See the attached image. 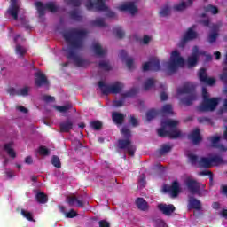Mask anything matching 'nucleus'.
<instances>
[{
	"label": "nucleus",
	"instance_id": "f257e3e1",
	"mask_svg": "<svg viewBox=\"0 0 227 227\" xmlns=\"http://www.w3.org/2000/svg\"><path fill=\"white\" fill-rule=\"evenodd\" d=\"M88 32L86 30H79L77 28H71L62 34L64 40L70 44L69 48H63L64 52H66V58L67 59H72L75 67L79 68L88 67L90 62L82 58H81L75 52V50L82 49L84 47V38Z\"/></svg>",
	"mask_w": 227,
	"mask_h": 227
},
{
	"label": "nucleus",
	"instance_id": "f03ea898",
	"mask_svg": "<svg viewBox=\"0 0 227 227\" xmlns=\"http://www.w3.org/2000/svg\"><path fill=\"white\" fill-rule=\"evenodd\" d=\"M177 94L188 95L187 97L181 99V102L184 104V106H192L194 100L198 98V96L196 95V87L194 84L189 82H186L183 87L177 89Z\"/></svg>",
	"mask_w": 227,
	"mask_h": 227
},
{
	"label": "nucleus",
	"instance_id": "7ed1b4c3",
	"mask_svg": "<svg viewBox=\"0 0 227 227\" xmlns=\"http://www.w3.org/2000/svg\"><path fill=\"white\" fill-rule=\"evenodd\" d=\"M202 103L198 106V111L200 113H210L215 111V108L219 106V98H210L207 88H202Z\"/></svg>",
	"mask_w": 227,
	"mask_h": 227
},
{
	"label": "nucleus",
	"instance_id": "20e7f679",
	"mask_svg": "<svg viewBox=\"0 0 227 227\" xmlns=\"http://www.w3.org/2000/svg\"><path fill=\"white\" fill-rule=\"evenodd\" d=\"M106 0H97L96 3H93V1L89 0L86 4L87 10H94V12H106V17L109 19H114V17H116V13L114 12L109 10V7L106 5Z\"/></svg>",
	"mask_w": 227,
	"mask_h": 227
},
{
	"label": "nucleus",
	"instance_id": "39448f33",
	"mask_svg": "<svg viewBox=\"0 0 227 227\" xmlns=\"http://www.w3.org/2000/svg\"><path fill=\"white\" fill-rule=\"evenodd\" d=\"M98 86L101 90L103 95H110V93L118 95V93H121V90L125 88V85L120 82H115L112 85H107V83L103 81H99Z\"/></svg>",
	"mask_w": 227,
	"mask_h": 227
},
{
	"label": "nucleus",
	"instance_id": "423d86ee",
	"mask_svg": "<svg viewBox=\"0 0 227 227\" xmlns=\"http://www.w3.org/2000/svg\"><path fill=\"white\" fill-rule=\"evenodd\" d=\"M185 60L180 56L178 51H174L170 56V61L168 62V70L169 72H176L180 67H184Z\"/></svg>",
	"mask_w": 227,
	"mask_h": 227
},
{
	"label": "nucleus",
	"instance_id": "0eeeda50",
	"mask_svg": "<svg viewBox=\"0 0 227 227\" xmlns=\"http://www.w3.org/2000/svg\"><path fill=\"white\" fill-rule=\"evenodd\" d=\"M35 6L39 13V17H43V15H45V10H48V12H51V13H56V12H58V6H56L54 2H48L43 5V3L37 1L35 2Z\"/></svg>",
	"mask_w": 227,
	"mask_h": 227
},
{
	"label": "nucleus",
	"instance_id": "6e6552de",
	"mask_svg": "<svg viewBox=\"0 0 227 227\" xmlns=\"http://www.w3.org/2000/svg\"><path fill=\"white\" fill-rule=\"evenodd\" d=\"M118 147L120 150H124L130 157H134L136 153V145H132L130 139H119Z\"/></svg>",
	"mask_w": 227,
	"mask_h": 227
},
{
	"label": "nucleus",
	"instance_id": "1a4fd4ad",
	"mask_svg": "<svg viewBox=\"0 0 227 227\" xmlns=\"http://www.w3.org/2000/svg\"><path fill=\"white\" fill-rule=\"evenodd\" d=\"M148 70L159 72L160 70V60L157 58H152L149 62H145L143 65V71L148 72Z\"/></svg>",
	"mask_w": 227,
	"mask_h": 227
},
{
	"label": "nucleus",
	"instance_id": "9d476101",
	"mask_svg": "<svg viewBox=\"0 0 227 227\" xmlns=\"http://www.w3.org/2000/svg\"><path fill=\"white\" fill-rule=\"evenodd\" d=\"M198 76L200 82H203V84H207V86H214L215 84V79L208 77L207 69L205 68L200 69Z\"/></svg>",
	"mask_w": 227,
	"mask_h": 227
},
{
	"label": "nucleus",
	"instance_id": "9b49d317",
	"mask_svg": "<svg viewBox=\"0 0 227 227\" xmlns=\"http://www.w3.org/2000/svg\"><path fill=\"white\" fill-rule=\"evenodd\" d=\"M158 210L163 214V215H166L167 217L171 216L175 210H176V207H175V205L173 204H164L160 203L158 205Z\"/></svg>",
	"mask_w": 227,
	"mask_h": 227
},
{
	"label": "nucleus",
	"instance_id": "f8f14e48",
	"mask_svg": "<svg viewBox=\"0 0 227 227\" xmlns=\"http://www.w3.org/2000/svg\"><path fill=\"white\" fill-rule=\"evenodd\" d=\"M164 191L169 192L172 198H176L180 194V184H178V181H174L170 186H165Z\"/></svg>",
	"mask_w": 227,
	"mask_h": 227
},
{
	"label": "nucleus",
	"instance_id": "ddd939ff",
	"mask_svg": "<svg viewBox=\"0 0 227 227\" xmlns=\"http://www.w3.org/2000/svg\"><path fill=\"white\" fill-rule=\"evenodd\" d=\"M198 56H200V48L194 46L192 49V55L188 57V67L192 68L198 65Z\"/></svg>",
	"mask_w": 227,
	"mask_h": 227
},
{
	"label": "nucleus",
	"instance_id": "4468645a",
	"mask_svg": "<svg viewBox=\"0 0 227 227\" xmlns=\"http://www.w3.org/2000/svg\"><path fill=\"white\" fill-rule=\"evenodd\" d=\"M186 186L188 187V190L192 194H199L201 186L200 185V183H198L194 179H187L186 180Z\"/></svg>",
	"mask_w": 227,
	"mask_h": 227
},
{
	"label": "nucleus",
	"instance_id": "2eb2a0df",
	"mask_svg": "<svg viewBox=\"0 0 227 227\" xmlns=\"http://www.w3.org/2000/svg\"><path fill=\"white\" fill-rule=\"evenodd\" d=\"M35 85L38 88H41V86H43V84H49V80H47V76H45V74L43 73H42V71H37L35 74Z\"/></svg>",
	"mask_w": 227,
	"mask_h": 227
},
{
	"label": "nucleus",
	"instance_id": "dca6fc26",
	"mask_svg": "<svg viewBox=\"0 0 227 227\" xmlns=\"http://www.w3.org/2000/svg\"><path fill=\"white\" fill-rule=\"evenodd\" d=\"M119 10H121V12H129L131 15H135L137 12V7H136L134 2L123 4L119 7Z\"/></svg>",
	"mask_w": 227,
	"mask_h": 227
},
{
	"label": "nucleus",
	"instance_id": "f3484780",
	"mask_svg": "<svg viewBox=\"0 0 227 227\" xmlns=\"http://www.w3.org/2000/svg\"><path fill=\"white\" fill-rule=\"evenodd\" d=\"M188 139L192 140L193 145H199L201 143L202 137L200 132V129H195L193 131H192L188 136Z\"/></svg>",
	"mask_w": 227,
	"mask_h": 227
},
{
	"label": "nucleus",
	"instance_id": "a211bd4d",
	"mask_svg": "<svg viewBox=\"0 0 227 227\" xmlns=\"http://www.w3.org/2000/svg\"><path fill=\"white\" fill-rule=\"evenodd\" d=\"M189 210H201V201L194 197H189L188 200Z\"/></svg>",
	"mask_w": 227,
	"mask_h": 227
},
{
	"label": "nucleus",
	"instance_id": "6ab92c4d",
	"mask_svg": "<svg viewBox=\"0 0 227 227\" xmlns=\"http://www.w3.org/2000/svg\"><path fill=\"white\" fill-rule=\"evenodd\" d=\"M59 127L61 133L67 134L72 130V129H74V122L68 119L66 121L60 122Z\"/></svg>",
	"mask_w": 227,
	"mask_h": 227
},
{
	"label": "nucleus",
	"instance_id": "aec40b11",
	"mask_svg": "<svg viewBox=\"0 0 227 227\" xmlns=\"http://www.w3.org/2000/svg\"><path fill=\"white\" fill-rule=\"evenodd\" d=\"M209 141H211V145L213 148H218L219 150H222L223 152H226L227 148L226 146L223 145H219V142L221 141V137L215 136V137H210Z\"/></svg>",
	"mask_w": 227,
	"mask_h": 227
},
{
	"label": "nucleus",
	"instance_id": "412c9836",
	"mask_svg": "<svg viewBox=\"0 0 227 227\" xmlns=\"http://www.w3.org/2000/svg\"><path fill=\"white\" fill-rule=\"evenodd\" d=\"M112 120L115 125H123V122L125 121V114L120 112H114L112 114Z\"/></svg>",
	"mask_w": 227,
	"mask_h": 227
},
{
	"label": "nucleus",
	"instance_id": "4be33fe9",
	"mask_svg": "<svg viewBox=\"0 0 227 227\" xmlns=\"http://www.w3.org/2000/svg\"><path fill=\"white\" fill-rule=\"evenodd\" d=\"M120 56L122 59H126V65L129 70H132L134 68V59L132 57H127V51L125 50L120 51Z\"/></svg>",
	"mask_w": 227,
	"mask_h": 227
},
{
	"label": "nucleus",
	"instance_id": "5701e85b",
	"mask_svg": "<svg viewBox=\"0 0 227 227\" xmlns=\"http://www.w3.org/2000/svg\"><path fill=\"white\" fill-rule=\"evenodd\" d=\"M135 203L138 210H141L142 212L148 211V208H149L148 202L145 200V199L138 197L137 198Z\"/></svg>",
	"mask_w": 227,
	"mask_h": 227
},
{
	"label": "nucleus",
	"instance_id": "b1692460",
	"mask_svg": "<svg viewBox=\"0 0 227 227\" xmlns=\"http://www.w3.org/2000/svg\"><path fill=\"white\" fill-rule=\"evenodd\" d=\"M67 203L69 207H78L79 208H83L84 207V203L82 200H79L77 197L75 196H69L67 197Z\"/></svg>",
	"mask_w": 227,
	"mask_h": 227
},
{
	"label": "nucleus",
	"instance_id": "393cba45",
	"mask_svg": "<svg viewBox=\"0 0 227 227\" xmlns=\"http://www.w3.org/2000/svg\"><path fill=\"white\" fill-rule=\"evenodd\" d=\"M192 1L194 0H187L186 2L182 1L181 3L174 5V10L176 12H184V10L189 8V6H192Z\"/></svg>",
	"mask_w": 227,
	"mask_h": 227
},
{
	"label": "nucleus",
	"instance_id": "a878e982",
	"mask_svg": "<svg viewBox=\"0 0 227 227\" xmlns=\"http://www.w3.org/2000/svg\"><path fill=\"white\" fill-rule=\"evenodd\" d=\"M12 146H13V142L4 144V150L12 157V159H15V157H17V153H15V150H13Z\"/></svg>",
	"mask_w": 227,
	"mask_h": 227
},
{
	"label": "nucleus",
	"instance_id": "bb28decb",
	"mask_svg": "<svg viewBox=\"0 0 227 227\" xmlns=\"http://www.w3.org/2000/svg\"><path fill=\"white\" fill-rule=\"evenodd\" d=\"M199 166L200 168H205L206 169H208V168H212V158H200V160H199Z\"/></svg>",
	"mask_w": 227,
	"mask_h": 227
},
{
	"label": "nucleus",
	"instance_id": "cd10ccee",
	"mask_svg": "<svg viewBox=\"0 0 227 227\" xmlns=\"http://www.w3.org/2000/svg\"><path fill=\"white\" fill-rule=\"evenodd\" d=\"M8 12L9 15L13 17L14 20H17V19H19V5H17V4H12Z\"/></svg>",
	"mask_w": 227,
	"mask_h": 227
},
{
	"label": "nucleus",
	"instance_id": "c85d7f7f",
	"mask_svg": "<svg viewBox=\"0 0 227 227\" xmlns=\"http://www.w3.org/2000/svg\"><path fill=\"white\" fill-rule=\"evenodd\" d=\"M160 114L159 112V110L155 109V108H152L150 110L147 111L146 113V120L147 121H152V120H153V118H157V116H160Z\"/></svg>",
	"mask_w": 227,
	"mask_h": 227
},
{
	"label": "nucleus",
	"instance_id": "c756f323",
	"mask_svg": "<svg viewBox=\"0 0 227 227\" xmlns=\"http://www.w3.org/2000/svg\"><path fill=\"white\" fill-rule=\"evenodd\" d=\"M159 112L160 116H164V114H173V106L166 104Z\"/></svg>",
	"mask_w": 227,
	"mask_h": 227
},
{
	"label": "nucleus",
	"instance_id": "7c9ffc66",
	"mask_svg": "<svg viewBox=\"0 0 227 227\" xmlns=\"http://www.w3.org/2000/svg\"><path fill=\"white\" fill-rule=\"evenodd\" d=\"M35 200L38 203H41V205H45V203L49 201V197L43 192H38L35 195Z\"/></svg>",
	"mask_w": 227,
	"mask_h": 227
},
{
	"label": "nucleus",
	"instance_id": "2f4dec72",
	"mask_svg": "<svg viewBox=\"0 0 227 227\" xmlns=\"http://www.w3.org/2000/svg\"><path fill=\"white\" fill-rule=\"evenodd\" d=\"M182 137V132L178 130L176 128L170 129L168 130V137L169 139H178V137Z\"/></svg>",
	"mask_w": 227,
	"mask_h": 227
},
{
	"label": "nucleus",
	"instance_id": "473e14b6",
	"mask_svg": "<svg viewBox=\"0 0 227 227\" xmlns=\"http://www.w3.org/2000/svg\"><path fill=\"white\" fill-rule=\"evenodd\" d=\"M93 51L97 56H106V50L102 49V46L98 43L93 44Z\"/></svg>",
	"mask_w": 227,
	"mask_h": 227
},
{
	"label": "nucleus",
	"instance_id": "72a5a7b5",
	"mask_svg": "<svg viewBox=\"0 0 227 227\" xmlns=\"http://www.w3.org/2000/svg\"><path fill=\"white\" fill-rule=\"evenodd\" d=\"M184 36L188 42H191V40H196V38H198V33H196L192 28H189Z\"/></svg>",
	"mask_w": 227,
	"mask_h": 227
},
{
	"label": "nucleus",
	"instance_id": "f704fd0d",
	"mask_svg": "<svg viewBox=\"0 0 227 227\" xmlns=\"http://www.w3.org/2000/svg\"><path fill=\"white\" fill-rule=\"evenodd\" d=\"M171 150H173V145H171L169 144H163L161 145V148L159 149V153H160V155H165V153H169V152H171Z\"/></svg>",
	"mask_w": 227,
	"mask_h": 227
},
{
	"label": "nucleus",
	"instance_id": "c9c22d12",
	"mask_svg": "<svg viewBox=\"0 0 227 227\" xmlns=\"http://www.w3.org/2000/svg\"><path fill=\"white\" fill-rule=\"evenodd\" d=\"M211 164L212 166H221V164H224V160L219 155H214L211 157Z\"/></svg>",
	"mask_w": 227,
	"mask_h": 227
},
{
	"label": "nucleus",
	"instance_id": "e433bc0d",
	"mask_svg": "<svg viewBox=\"0 0 227 227\" xmlns=\"http://www.w3.org/2000/svg\"><path fill=\"white\" fill-rule=\"evenodd\" d=\"M91 26H95L96 27H106L107 25L106 24L104 18H97L91 21Z\"/></svg>",
	"mask_w": 227,
	"mask_h": 227
},
{
	"label": "nucleus",
	"instance_id": "4c0bfd02",
	"mask_svg": "<svg viewBox=\"0 0 227 227\" xmlns=\"http://www.w3.org/2000/svg\"><path fill=\"white\" fill-rule=\"evenodd\" d=\"M69 15L72 20H75L76 22L82 21V16L79 14V12H77V10L69 12Z\"/></svg>",
	"mask_w": 227,
	"mask_h": 227
},
{
	"label": "nucleus",
	"instance_id": "58836bf2",
	"mask_svg": "<svg viewBox=\"0 0 227 227\" xmlns=\"http://www.w3.org/2000/svg\"><path fill=\"white\" fill-rule=\"evenodd\" d=\"M165 127H169L170 129H176L178 126V121L168 119L161 123Z\"/></svg>",
	"mask_w": 227,
	"mask_h": 227
},
{
	"label": "nucleus",
	"instance_id": "ea45409f",
	"mask_svg": "<svg viewBox=\"0 0 227 227\" xmlns=\"http://www.w3.org/2000/svg\"><path fill=\"white\" fill-rule=\"evenodd\" d=\"M153 86H155V80L153 78H149L144 83V90L145 91H148V90H151Z\"/></svg>",
	"mask_w": 227,
	"mask_h": 227
},
{
	"label": "nucleus",
	"instance_id": "a19ab883",
	"mask_svg": "<svg viewBox=\"0 0 227 227\" xmlns=\"http://www.w3.org/2000/svg\"><path fill=\"white\" fill-rule=\"evenodd\" d=\"M137 91L138 90L137 88H131L129 91L122 93L121 97L122 98L136 97V95H137Z\"/></svg>",
	"mask_w": 227,
	"mask_h": 227
},
{
	"label": "nucleus",
	"instance_id": "79ce46f5",
	"mask_svg": "<svg viewBox=\"0 0 227 227\" xmlns=\"http://www.w3.org/2000/svg\"><path fill=\"white\" fill-rule=\"evenodd\" d=\"M21 215H23L25 219H27V221H30L31 223H35V220L33 217V213L25 209H21Z\"/></svg>",
	"mask_w": 227,
	"mask_h": 227
},
{
	"label": "nucleus",
	"instance_id": "37998d69",
	"mask_svg": "<svg viewBox=\"0 0 227 227\" xmlns=\"http://www.w3.org/2000/svg\"><path fill=\"white\" fill-rule=\"evenodd\" d=\"M204 12H212L213 15H217V13H219V9L217 8V6L209 4L207 6L204 7Z\"/></svg>",
	"mask_w": 227,
	"mask_h": 227
},
{
	"label": "nucleus",
	"instance_id": "c03bdc74",
	"mask_svg": "<svg viewBox=\"0 0 227 227\" xmlns=\"http://www.w3.org/2000/svg\"><path fill=\"white\" fill-rule=\"evenodd\" d=\"M114 33L120 40H121V38H124L125 36V31H123L121 27H116L115 28H114Z\"/></svg>",
	"mask_w": 227,
	"mask_h": 227
},
{
	"label": "nucleus",
	"instance_id": "a18cd8bd",
	"mask_svg": "<svg viewBox=\"0 0 227 227\" xmlns=\"http://www.w3.org/2000/svg\"><path fill=\"white\" fill-rule=\"evenodd\" d=\"M51 164L54 168H57V169H61V160H59V157L53 155L51 158Z\"/></svg>",
	"mask_w": 227,
	"mask_h": 227
},
{
	"label": "nucleus",
	"instance_id": "49530a36",
	"mask_svg": "<svg viewBox=\"0 0 227 227\" xmlns=\"http://www.w3.org/2000/svg\"><path fill=\"white\" fill-rule=\"evenodd\" d=\"M121 134H122V136L125 139H130V137H132V133H131L130 129L125 126L122 127V129L121 130Z\"/></svg>",
	"mask_w": 227,
	"mask_h": 227
},
{
	"label": "nucleus",
	"instance_id": "de8ad7c7",
	"mask_svg": "<svg viewBox=\"0 0 227 227\" xmlns=\"http://www.w3.org/2000/svg\"><path fill=\"white\" fill-rule=\"evenodd\" d=\"M158 136L160 137H169V130H166L165 125H162V128L158 129Z\"/></svg>",
	"mask_w": 227,
	"mask_h": 227
},
{
	"label": "nucleus",
	"instance_id": "09e8293b",
	"mask_svg": "<svg viewBox=\"0 0 227 227\" xmlns=\"http://www.w3.org/2000/svg\"><path fill=\"white\" fill-rule=\"evenodd\" d=\"M98 68L105 70L106 72H109V70H111V66L108 62L102 60L98 63Z\"/></svg>",
	"mask_w": 227,
	"mask_h": 227
},
{
	"label": "nucleus",
	"instance_id": "8fccbe9b",
	"mask_svg": "<svg viewBox=\"0 0 227 227\" xmlns=\"http://www.w3.org/2000/svg\"><path fill=\"white\" fill-rule=\"evenodd\" d=\"M29 95V87L26 86L18 90V97H27Z\"/></svg>",
	"mask_w": 227,
	"mask_h": 227
},
{
	"label": "nucleus",
	"instance_id": "3c124183",
	"mask_svg": "<svg viewBox=\"0 0 227 227\" xmlns=\"http://www.w3.org/2000/svg\"><path fill=\"white\" fill-rule=\"evenodd\" d=\"M72 107V104H67L65 106H56L57 111H59V113H67V111H70V108Z\"/></svg>",
	"mask_w": 227,
	"mask_h": 227
},
{
	"label": "nucleus",
	"instance_id": "603ef678",
	"mask_svg": "<svg viewBox=\"0 0 227 227\" xmlns=\"http://www.w3.org/2000/svg\"><path fill=\"white\" fill-rule=\"evenodd\" d=\"M67 4L69 6H74V8H79L81 6V0H66Z\"/></svg>",
	"mask_w": 227,
	"mask_h": 227
},
{
	"label": "nucleus",
	"instance_id": "864d4df0",
	"mask_svg": "<svg viewBox=\"0 0 227 227\" xmlns=\"http://www.w3.org/2000/svg\"><path fill=\"white\" fill-rule=\"evenodd\" d=\"M154 227H168V223L160 218L153 220Z\"/></svg>",
	"mask_w": 227,
	"mask_h": 227
},
{
	"label": "nucleus",
	"instance_id": "5fc2aeb1",
	"mask_svg": "<svg viewBox=\"0 0 227 227\" xmlns=\"http://www.w3.org/2000/svg\"><path fill=\"white\" fill-rule=\"evenodd\" d=\"M200 175L201 176H209L210 182H214V173H212V171L203 170V171L200 172Z\"/></svg>",
	"mask_w": 227,
	"mask_h": 227
},
{
	"label": "nucleus",
	"instance_id": "6e6d98bb",
	"mask_svg": "<svg viewBox=\"0 0 227 227\" xmlns=\"http://www.w3.org/2000/svg\"><path fill=\"white\" fill-rule=\"evenodd\" d=\"M90 127L94 130H100V129H102V123L100 121H93L90 122Z\"/></svg>",
	"mask_w": 227,
	"mask_h": 227
},
{
	"label": "nucleus",
	"instance_id": "4d7b16f0",
	"mask_svg": "<svg viewBox=\"0 0 227 227\" xmlns=\"http://www.w3.org/2000/svg\"><path fill=\"white\" fill-rule=\"evenodd\" d=\"M26 52H27V51L26 50V48L22 47L20 44L16 45V54H19V56H24L26 54Z\"/></svg>",
	"mask_w": 227,
	"mask_h": 227
},
{
	"label": "nucleus",
	"instance_id": "13d9d810",
	"mask_svg": "<svg viewBox=\"0 0 227 227\" xmlns=\"http://www.w3.org/2000/svg\"><path fill=\"white\" fill-rule=\"evenodd\" d=\"M188 159L192 166H196V164H200L198 161V156L196 154H188Z\"/></svg>",
	"mask_w": 227,
	"mask_h": 227
},
{
	"label": "nucleus",
	"instance_id": "bf43d9fd",
	"mask_svg": "<svg viewBox=\"0 0 227 227\" xmlns=\"http://www.w3.org/2000/svg\"><path fill=\"white\" fill-rule=\"evenodd\" d=\"M171 10L169 9V6L166 5L160 11V17H168L169 15Z\"/></svg>",
	"mask_w": 227,
	"mask_h": 227
},
{
	"label": "nucleus",
	"instance_id": "052dcab7",
	"mask_svg": "<svg viewBox=\"0 0 227 227\" xmlns=\"http://www.w3.org/2000/svg\"><path fill=\"white\" fill-rule=\"evenodd\" d=\"M39 153H40V155H43L44 157H47V155H49L51 153V151H49V149H47V147H45V146H40Z\"/></svg>",
	"mask_w": 227,
	"mask_h": 227
},
{
	"label": "nucleus",
	"instance_id": "680f3d73",
	"mask_svg": "<svg viewBox=\"0 0 227 227\" xmlns=\"http://www.w3.org/2000/svg\"><path fill=\"white\" fill-rule=\"evenodd\" d=\"M66 217H67V219H74V217H77V212L71 209L69 212L66 213Z\"/></svg>",
	"mask_w": 227,
	"mask_h": 227
},
{
	"label": "nucleus",
	"instance_id": "e2e57ef3",
	"mask_svg": "<svg viewBox=\"0 0 227 227\" xmlns=\"http://www.w3.org/2000/svg\"><path fill=\"white\" fill-rule=\"evenodd\" d=\"M217 36H219V34H217L216 32L210 34L208 37L209 43H214V42L217 40Z\"/></svg>",
	"mask_w": 227,
	"mask_h": 227
},
{
	"label": "nucleus",
	"instance_id": "0e129e2a",
	"mask_svg": "<svg viewBox=\"0 0 227 227\" xmlns=\"http://www.w3.org/2000/svg\"><path fill=\"white\" fill-rule=\"evenodd\" d=\"M199 123H211L212 120L208 117H198Z\"/></svg>",
	"mask_w": 227,
	"mask_h": 227
},
{
	"label": "nucleus",
	"instance_id": "69168bd1",
	"mask_svg": "<svg viewBox=\"0 0 227 227\" xmlns=\"http://www.w3.org/2000/svg\"><path fill=\"white\" fill-rule=\"evenodd\" d=\"M129 123L132 125V127H137L139 125L137 119H136L134 116H130Z\"/></svg>",
	"mask_w": 227,
	"mask_h": 227
},
{
	"label": "nucleus",
	"instance_id": "338daca9",
	"mask_svg": "<svg viewBox=\"0 0 227 227\" xmlns=\"http://www.w3.org/2000/svg\"><path fill=\"white\" fill-rule=\"evenodd\" d=\"M43 100L44 102H54L55 98L52 96L44 95V96H43Z\"/></svg>",
	"mask_w": 227,
	"mask_h": 227
},
{
	"label": "nucleus",
	"instance_id": "774afa93",
	"mask_svg": "<svg viewBox=\"0 0 227 227\" xmlns=\"http://www.w3.org/2000/svg\"><path fill=\"white\" fill-rule=\"evenodd\" d=\"M99 227H111V223L106 220H101L98 222Z\"/></svg>",
	"mask_w": 227,
	"mask_h": 227
}]
</instances>
